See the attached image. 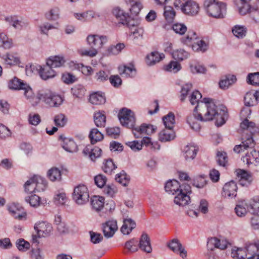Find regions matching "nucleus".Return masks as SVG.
<instances>
[{
	"label": "nucleus",
	"mask_w": 259,
	"mask_h": 259,
	"mask_svg": "<svg viewBox=\"0 0 259 259\" xmlns=\"http://www.w3.org/2000/svg\"><path fill=\"white\" fill-rule=\"evenodd\" d=\"M24 189L25 191L28 193H32L36 191L34 176L26 182L24 184Z\"/></svg>",
	"instance_id": "obj_50"
},
{
	"label": "nucleus",
	"mask_w": 259,
	"mask_h": 259,
	"mask_svg": "<svg viewBox=\"0 0 259 259\" xmlns=\"http://www.w3.org/2000/svg\"><path fill=\"white\" fill-rule=\"evenodd\" d=\"M181 68V65L177 61H171L167 65L164 67V69L166 71L176 73Z\"/></svg>",
	"instance_id": "obj_52"
},
{
	"label": "nucleus",
	"mask_w": 259,
	"mask_h": 259,
	"mask_svg": "<svg viewBox=\"0 0 259 259\" xmlns=\"http://www.w3.org/2000/svg\"><path fill=\"white\" fill-rule=\"evenodd\" d=\"M236 80L234 75H229L226 77L225 79H222L219 83L220 87L222 89L227 88L229 85L233 84Z\"/></svg>",
	"instance_id": "obj_51"
},
{
	"label": "nucleus",
	"mask_w": 259,
	"mask_h": 259,
	"mask_svg": "<svg viewBox=\"0 0 259 259\" xmlns=\"http://www.w3.org/2000/svg\"><path fill=\"white\" fill-rule=\"evenodd\" d=\"M89 138L91 140V143L94 144L97 142L102 141L104 136L96 128H93L89 134Z\"/></svg>",
	"instance_id": "obj_39"
},
{
	"label": "nucleus",
	"mask_w": 259,
	"mask_h": 259,
	"mask_svg": "<svg viewBox=\"0 0 259 259\" xmlns=\"http://www.w3.org/2000/svg\"><path fill=\"white\" fill-rule=\"evenodd\" d=\"M75 68L80 70L83 74L85 75H89L92 72V69L90 66H84L82 64H74Z\"/></svg>",
	"instance_id": "obj_62"
},
{
	"label": "nucleus",
	"mask_w": 259,
	"mask_h": 259,
	"mask_svg": "<svg viewBox=\"0 0 259 259\" xmlns=\"http://www.w3.org/2000/svg\"><path fill=\"white\" fill-rule=\"evenodd\" d=\"M139 245L140 248L145 252H150L152 250L150 239L147 234L142 235Z\"/></svg>",
	"instance_id": "obj_30"
},
{
	"label": "nucleus",
	"mask_w": 259,
	"mask_h": 259,
	"mask_svg": "<svg viewBox=\"0 0 259 259\" xmlns=\"http://www.w3.org/2000/svg\"><path fill=\"white\" fill-rule=\"evenodd\" d=\"M162 120L166 128L172 129L175 123V117L174 113L169 112L167 115L163 117Z\"/></svg>",
	"instance_id": "obj_47"
},
{
	"label": "nucleus",
	"mask_w": 259,
	"mask_h": 259,
	"mask_svg": "<svg viewBox=\"0 0 259 259\" xmlns=\"http://www.w3.org/2000/svg\"><path fill=\"white\" fill-rule=\"evenodd\" d=\"M172 28L176 33L180 35L185 34L187 30V27L186 26L185 24L180 23H176L173 24Z\"/></svg>",
	"instance_id": "obj_57"
},
{
	"label": "nucleus",
	"mask_w": 259,
	"mask_h": 259,
	"mask_svg": "<svg viewBox=\"0 0 259 259\" xmlns=\"http://www.w3.org/2000/svg\"><path fill=\"white\" fill-rule=\"evenodd\" d=\"M94 122L96 125L99 127H104L106 124V116L104 113L97 112L94 115Z\"/></svg>",
	"instance_id": "obj_40"
},
{
	"label": "nucleus",
	"mask_w": 259,
	"mask_h": 259,
	"mask_svg": "<svg viewBox=\"0 0 259 259\" xmlns=\"http://www.w3.org/2000/svg\"><path fill=\"white\" fill-rule=\"evenodd\" d=\"M228 242L226 240L219 239L216 237H212L208 240L207 242V246L211 250L212 248L211 246H214L215 248H220L221 249H225L227 248Z\"/></svg>",
	"instance_id": "obj_23"
},
{
	"label": "nucleus",
	"mask_w": 259,
	"mask_h": 259,
	"mask_svg": "<svg viewBox=\"0 0 259 259\" xmlns=\"http://www.w3.org/2000/svg\"><path fill=\"white\" fill-rule=\"evenodd\" d=\"M257 92H248L244 96V103L246 106H253L257 103Z\"/></svg>",
	"instance_id": "obj_38"
},
{
	"label": "nucleus",
	"mask_w": 259,
	"mask_h": 259,
	"mask_svg": "<svg viewBox=\"0 0 259 259\" xmlns=\"http://www.w3.org/2000/svg\"><path fill=\"white\" fill-rule=\"evenodd\" d=\"M182 12L188 15L194 16L198 14L199 7L198 4L192 0H188L181 5Z\"/></svg>",
	"instance_id": "obj_11"
},
{
	"label": "nucleus",
	"mask_w": 259,
	"mask_h": 259,
	"mask_svg": "<svg viewBox=\"0 0 259 259\" xmlns=\"http://www.w3.org/2000/svg\"><path fill=\"white\" fill-rule=\"evenodd\" d=\"M13 46L12 39L9 38L6 34L4 32L0 33V47L6 49H10Z\"/></svg>",
	"instance_id": "obj_41"
},
{
	"label": "nucleus",
	"mask_w": 259,
	"mask_h": 259,
	"mask_svg": "<svg viewBox=\"0 0 259 259\" xmlns=\"http://www.w3.org/2000/svg\"><path fill=\"white\" fill-rule=\"evenodd\" d=\"M195 111L199 112L198 118L201 121H206L216 119L215 124L218 126L225 123L224 116L226 108L218 107L212 99L204 98L201 103L195 107Z\"/></svg>",
	"instance_id": "obj_1"
},
{
	"label": "nucleus",
	"mask_w": 259,
	"mask_h": 259,
	"mask_svg": "<svg viewBox=\"0 0 259 259\" xmlns=\"http://www.w3.org/2000/svg\"><path fill=\"white\" fill-rule=\"evenodd\" d=\"M26 83L16 77L10 79L8 82V87L10 89L20 90L23 89Z\"/></svg>",
	"instance_id": "obj_34"
},
{
	"label": "nucleus",
	"mask_w": 259,
	"mask_h": 259,
	"mask_svg": "<svg viewBox=\"0 0 259 259\" xmlns=\"http://www.w3.org/2000/svg\"><path fill=\"white\" fill-rule=\"evenodd\" d=\"M72 197L75 202L79 205H83L89 201V191L87 187L80 184L74 188Z\"/></svg>",
	"instance_id": "obj_6"
},
{
	"label": "nucleus",
	"mask_w": 259,
	"mask_h": 259,
	"mask_svg": "<svg viewBox=\"0 0 259 259\" xmlns=\"http://www.w3.org/2000/svg\"><path fill=\"white\" fill-rule=\"evenodd\" d=\"M112 14L119 24L126 25L129 27L132 25L130 22L131 18L128 13L119 7H114L112 10Z\"/></svg>",
	"instance_id": "obj_9"
},
{
	"label": "nucleus",
	"mask_w": 259,
	"mask_h": 259,
	"mask_svg": "<svg viewBox=\"0 0 259 259\" xmlns=\"http://www.w3.org/2000/svg\"><path fill=\"white\" fill-rule=\"evenodd\" d=\"M8 209L16 219L22 220L26 215L23 208L18 205L13 204L9 206Z\"/></svg>",
	"instance_id": "obj_21"
},
{
	"label": "nucleus",
	"mask_w": 259,
	"mask_h": 259,
	"mask_svg": "<svg viewBox=\"0 0 259 259\" xmlns=\"http://www.w3.org/2000/svg\"><path fill=\"white\" fill-rule=\"evenodd\" d=\"M91 205L96 211L100 210L104 205V198L99 196H94L91 198Z\"/></svg>",
	"instance_id": "obj_35"
},
{
	"label": "nucleus",
	"mask_w": 259,
	"mask_h": 259,
	"mask_svg": "<svg viewBox=\"0 0 259 259\" xmlns=\"http://www.w3.org/2000/svg\"><path fill=\"white\" fill-rule=\"evenodd\" d=\"M116 181L123 186H126L130 182V177L124 172H120L117 175L115 178Z\"/></svg>",
	"instance_id": "obj_56"
},
{
	"label": "nucleus",
	"mask_w": 259,
	"mask_h": 259,
	"mask_svg": "<svg viewBox=\"0 0 259 259\" xmlns=\"http://www.w3.org/2000/svg\"><path fill=\"white\" fill-rule=\"evenodd\" d=\"M89 101L93 104L101 105L105 103L106 99L102 94L96 92L90 95Z\"/></svg>",
	"instance_id": "obj_36"
},
{
	"label": "nucleus",
	"mask_w": 259,
	"mask_h": 259,
	"mask_svg": "<svg viewBox=\"0 0 259 259\" xmlns=\"http://www.w3.org/2000/svg\"><path fill=\"white\" fill-rule=\"evenodd\" d=\"M156 128L150 124L143 123L140 126L135 127L133 130V133L135 138H138L142 134L150 135L154 133Z\"/></svg>",
	"instance_id": "obj_13"
},
{
	"label": "nucleus",
	"mask_w": 259,
	"mask_h": 259,
	"mask_svg": "<svg viewBox=\"0 0 259 259\" xmlns=\"http://www.w3.org/2000/svg\"><path fill=\"white\" fill-rule=\"evenodd\" d=\"M135 227L136 223L134 221L131 219H125L120 230L123 234L127 235L129 234Z\"/></svg>",
	"instance_id": "obj_32"
},
{
	"label": "nucleus",
	"mask_w": 259,
	"mask_h": 259,
	"mask_svg": "<svg viewBox=\"0 0 259 259\" xmlns=\"http://www.w3.org/2000/svg\"><path fill=\"white\" fill-rule=\"evenodd\" d=\"M117 229L118 227L116 221L110 220L103 224V232L106 238L112 237Z\"/></svg>",
	"instance_id": "obj_14"
},
{
	"label": "nucleus",
	"mask_w": 259,
	"mask_h": 259,
	"mask_svg": "<svg viewBox=\"0 0 259 259\" xmlns=\"http://www.w3.org/2000/svg\"><path fill=\"white\" fill-rule=\"evenodd\" d=\"M118 117L123 126L132 128V130L135 128L136 118L134 112L131 110L122 108L118 113Z\"/></svg>",
	"instance_id": "obj_8"
},
{
	"label": "nucleus",
	"mask_w": 259,
	"mask_h": 259,
	"mask_svg": "<svg viewBox=\"0 0 259 259\" xmlns=\"http://www.w3.org/2000/svg\"><path fill=\"white\" fill-rule=\"evenodd\" d=\"M168 246L172 251L179 253L183 258L186 257L187 251L182 247L181 243L178 239H174L172 240Z\"/></svg>",
	"instance_id": "obj_17"
},
{
	"label": "nucleus",
	"mask_w": 259,
	"mask_h": 259,
	"mask_svg": "<svg viewBox=\"0 0 259 259\" xmlns=\"http://www.w3.org/2000/svg\"><path fill=\"white\" fill-rule=\"evenodd\" d=\"M79 54L81 56H88L90 57H95L98 53L96 49L91 48L89 50L80 49L78 51Z\"/></svg>",
	"instance_id": "obj_60"
},
{
	"label": "nucleus",
	"mask_w": 259,
	"mask_h": 259,
	"mask_svg": "<svg viewBox=\"0 0 259 259\" xmlns=\"http://www.w3.org/2000/svg\"><path fill=\"white\" fill-rule=\"evenodd\" d=\"M67 118L65 115L62 113H59L55 115L54 117V122L55 125L59 127L64 126L67 123Z\"/></svg>",
	"instance_id": "obj_54"
},
{
	"label": "nucleus",
	"mask_w": 259,
	"mask_h": 259,
	"mask_svg": "<svg viewBox=\"0 0 259 259\" xmlns=\"http://www.w3.org/2000/svg\"><path fill=\"white\" fill-rule=\"evenodd\" d=\"M107 36L104 35H90L87 37L89 45L97 51L107 43Z\"/></svg>",
	"instance_id": "obj_10"
},
{
	"label": "nucleus",
	"mask_w": 259,
	"mask_h": 259,
	"mask_svg": "<svg viewBox=\"0 0 259 259\" xmlns=\"http://www.w3.org/2000/svg\"><path fill=\"white\" fill-rule=\"evenodd\" d=\"M242 6L239 9V13L242 15L248 13L251 14L253 11L252 8L255 7V5H253V0H240Z\"/></svg>",
	"instance_id": "obj_27"
},
{
	"label": "nucleus",
	"mask_w": 259,
	"mask_h": 259,
	"mask_svg": "<svg viewBox=\"0 0 259 259\" xmlns=\"http://www.w3.org/2000/svg\"><path fill=\"white\" fill-rule=\"evenodd\" d=\"M39 72L40 77L44 80L54 77L56 74L53 68L47 63L46 65L40 67Z\"/></svg>",
	"instance_id": "obj_19"
},
{
	"label": "nucleus",
	"mask_w": 259,
	"mask_h": 259,
	"mask_svg": "<svg viewBox=\"0 0 259 259\" xmlns=\"http://www.w3.org/2000/svg\"><path fill=\"white\" fill-rule=\"evenodd\" d=\"M197 39L196 33L194 31L190 30L188 32L186 36L181 38V41L187 45H192L193 49H194L195 46L198 47L196 49L197 51H205L207 49V45L203 40H197L195 41Z\"/></svg>",
	"instance_id": "obj_7"
},
{
	"label": "nucleus",
	"mask_w": 259,
	"mask_h": 259,
	"mask_svg": "<svg viewBox=\"0 0 259 259\" xmlns=\"http://www.w3.org/2000/svg\"><path fill=\"white\" fill-rule=\"evenodd\" d=\"M204 6L209 16L215 18H223L226 13V5L216 0H205Z\"/></svg>",
	"instance_id": "obj_4"
},
{
	"label": "nucleus",
	"mask_w": 259,
	"mask_h": 259,
	"mask_svg": "<svg viewBox=\"0 0 259 259\" xmlns=\"http://www.w3.org/2000/svg\"><path fill=\"white\" fill-rule=\"evenodd\" d=\"M62 147L64 150L70 152L76 151L77 148L76 143L73 140L67 138L63 140Z\"/></svg>",
	"instance_id": "obj_37"
},
{
	"label": "nucleus",
	"mask_w": 259,
	"mask_h": 259,
	"mask_svg": "<svg viewBox=\"0 0 259 259\" xmlns=\"http://www.w3.org/2000/svg\"><path fill=\"white\" fill-rule=\"evenodd\" d=\"M73 94L78 98H81L85 94V89L81 85H77L72 89Z\"/></svg>",
	"instance_id": "obj_63"
},
{
	"label": "nucleus",
	"mask_w": 259,
	"mask_h": 259,
	"mask_svg": "<svg viewBox=\"0 0 259 259\" xmlns=\"http://www.w3.org/2000/svg\"><path fill=\"white\" fill-rule=\"evenodd\" d=\"M240 127L243 130L241 137V144L236 145L234 148V151L236 153H240L242 147L244 149L252 148L255 145V142L253 139V135L256 133H259V128L255 124L248 120H243L240 123Z\"/></svg>",
	"instance_id": "obj_3"
},
{
	"label": "nucleus",
	"mask_w": 259,
	"mask_h": 259,
	"mask_svg": "<svg viewBox=\"0 0 259 259\" xmlns=\"http://www.w3.org/2000/svg\"><path fill=\"white\" fill-rule=\"evenodd\" d=\"M249 210L252 213L259 215V196H256L250 199L249 203Z\"/></svg>",
	"instance_id": "obj_42"
},
{
	"label": "nucleus",
	"mask_w": 259,
	"mask_h": 259,
	"mask_svg": "<svg viewBox=\"0 0 259 259\" xmlns=\"http://www.w3.org/2000/svg\"><path fill=\"white\" fill-rule=\"evenodd\" d=\"M55 203L57 205H64L67 201V198L65 193H60L54 197Z\"/></svg>",
	"instance_id": "obj_59"
},
{
	"label": "nucleus",
	"mask_w": 259,
	"mask_h": 259,
	"mask_svg": "<svg viewBox=\"0 0 259 259\" xmlns=\"http://www.w3.org/2000/svg\"><path fill=\"white\" fill-rule=\"evenodd\" d=\"M48 177L52 181H60L61 179V171L57 167H52L48 171Z\"/></svg>",
	"instance_id": "obj_46"
},
{
	"label": "nucleus",
	"mask_w": 259,
	"mask_h": 259,
	"mask_svg": "<svg viewBox=\"0 0 259 259\" xmlns=\"http://www.w3.org/2000/svg\"><path fill=\"white\" fill-rule=\"evenodd\" d=\"M22 90L24 91V94L26 98L29 100L33 104H37L40 101L38 98V93L37 96H35L32 89L27 83L24 85Z\"/></svg>",
	"instance_id": "obj_25"
},
{
	"label": "nucleus",
	"mask_w": 259,
	"mask_h": 259,
	"mask_svg": "<svg viewBox=\"0 0 259 259\" xmlns=\"http://www.w3.org/2000/svg\"><path fill=\"white\" fill-rule=\"evenodd\" d=\"M247 209H249V204H247L244 201H241L236 205L235 210L238 216L243 217L246 213Z\"/></svg>",
	"instance_id": "obj_44"
},
{
	"label": "nucleus",
	"mask_w": 259,
	"mask_h": 259,
	"mask_svg": "<svg viewBox=\"0 0 259 259\" xmlns=\"http://www.w3.org/2000/svg\"><path fill=\"white\" fill-rule=\"evenodd\" d=\"M237 190L236 184L232 181L225 184L223 189L222 194L226 197H234L236 195Z\"/></svg>",
	"instance_id": "obj_16"
},
{
	"label": "nucleus",
	"mask_w": 259,
	"mask_h": 259,
	"mask_svg": "<svg viewBox=\"0 0 259 259\" xmlns=\"http://www.w3.org/2000/svg\"><path fill=\"white\" fill-rule=\"evenodd\" d=\"M237 176L239 179V183L243 186H248L252 181V177L251 174L246 171L239 169L237 170Z\"/></svg>",
	"instance_id": "obj_18"
},
{
	"label": "nucleus",
	"mask_w": 259,
	"mask_h": 259,
	"mask_svg": "<svg viewBox=\"0 0 259 259\" xmlns=\"http://www.w3.org/2000/svg\"><path fill=\"white\" fill-rule=\"evenodd\" d=\"M164 16L168 23H172L176 16V12L173 8L170 6L164 7Z\"/></svg>",
	"instance_id": "obj_45"
},
{
	"label": "nucleus",
	"mask_w": 259,
	"mask_h": 259,
	"mask_svg": "<svg viewBox=\"0 0 259 259\" xmlns=\"http://www.w3.org/2000/svg\"><path fill=\"white\" fill-rule=\"evenodd\" d=\"M164 57V55L160 54L157 52H154L147 56L145 61L147 65H153L159 62Z\"/></svg>",
	"instance_id": "obj_29"
},
{
	"label": "nucleus",
	"mask_w": 259,
	"mask_h": 259,
	"mask_svg": "<svg viewBox=\"0 0 259 259\" xmlns=\"http://www.w3.org/2000/svg\"><path fill=\"white\" fill-rule=\"evenodd\" d=\"M165 190L169 193L177 194L174 201L175 204L179 206H185L190 201L188 194L191 192V187L188 184H180L176 180H169L165 184Z\"/></svg>",
	"instance_id": "obj_2"
},
{
	"label": "nucleus",
	"mask_w": 259,
	"mask_h": 259,
	"mask_svg": "<svg viewBox=\"0 0 259 259\" xmlns=\"http://www.w3.org/2000/svg\"><path fill=\"white\" fill-rule=\"evenodd\" d=\"M175 137V134L171 128H166L159 134V140L163 142L172 140Z\"/></svg>",
	"instance_id": "obj_28"
},
{
	"label": "nucleus",
	"mask_w": 259,
	"mask_h": 259,
	"mask_svg": "<svg viewBox=\"0 0 259 259\" xmlns=\"http://www.w3.org/2000/svg\"><path fill=\"white\" fill-rule=\"evenodd\" d=\"M198 148L194 145H188L184 149V155L186 160L193 159L196 156Z\"/></svg>",
	"instance_id": "obj_33"
},
{
	"label": "nucleus",
	"mask_w": 259,
	"mask_h": 259,
	"mask_svg": "<svg viewBox=\"0 0 259 259\" xmlns=\"http://www.w3.org/2000/svg\"><path fill=\"white\" fill-rule=\"evenodd\" d=\"M172 56L174 59L178 61H182L186 59L188 56V53L184 50H178L174 51Z\"/></svg>",
	"instance_id": "obj_55"
},
{
	"label": "nucleus",
	"mask_w": 259,
	"mask_h": 259,
	"mask_svg": "<svg viewBox=\"0 0 259 259\" xmlns=\"http://www.w3.org/2000/svg\"><path fill=\"white\" fill-rule=\"evenodd\" d=\"M65 62V60L63 57L56 56L49 58L46 63L54 68L61 67Z\"/></svg>",
	"instance_id": "obj_31"
},
{
	"label": "nucleus",
	"mask_w": 259,
	"mask_h": 259,
	"mask_svg": "<svg viewBox=\"0 0 259 259\" xmlns=\"http://www.w3.org/2000/svg\"><path fill=\"white\" fill-rule=\"evenodd\" d=\"M233 34L238 38H243L246 35V28L243 26L236 25L232 28Z\"/></svg>",
	"instance_id": "obj_53"
},
{
	"label": "nucleus",
	"mask_w": 259,
	"mask_h": 259,
	"mask_svg": "<svg viewBox=\"0 0 259 259\" xmlns=\"http://www.w3.org/2000/svg\"><path fill=\"white\" fill-rule=\"evenodd\" d=\"M252 148H249L250 149V152L248 151L245 156H243L242 160L244 162H246V163L249 165L251 164H256L259 163V151H257ZM248 148L244 149L243 147H242V149L240 152H241L243 150H246Z\"/></svg>",
	"instance_id": "obj_12"
},
{
	"label": "nucleus",
	"mask_w": 259,
	"mask_h": 259,
	"mask_svg": "<svg viewBox=\"0 0 259 259\" xmlns=\"http://www.w3.org/2000/svg\"><path fill=\"white\" fill-rule=\"evenodd\" d=\"M247 79L250 84L259 85V72L249 74Z\"/></svg>",
	"instance_id": "obj_64"
},
{
	"label": "nucleus",
	"mask_w": 259,
	"mask_h": 259,
	"mask_svg": "<svg viewBox=\"0 0 259 259\" xmlns=\"http://www.w3.org/2000/svg\"><path fill=\"white\" fill-rule=\"evenodd\" d=\"M119 74L122 77H133L136 75V70L132 64H130L128 66L122 65L118 67Z\"/></svg>",
	"instance_id": "obj_22"
},
{
	"label": "nucleus",
	"mask_w": 259,
	"mask_h": 259,
	"mask_svg": "<svg viewBox=\"0 0 259 259\" xmlns=\"http://www.w3.org/2000/svg\"><path fill=\"white\" fill-rule=\"evenodd\" d=\"M199 112L195 111L194 109V113L189 115L187 117V122L192 129L197 131L200 129V125L198 121H201L198 118Z\"/></svg>",
	"instance_id": "obj_24"
},
{
	"label": "nucleus",
	"mask_w": 259,
	"mask_h": 259,
	"mask_svg": "<svg viewBox=\"0 0 259 259\" xmlns=\"http://www.w3.org/2000/svg\"><path fill=\"white\" fill-rule=\"evenodd\" d=\"M201 98V94L198 91H195L190 96V101L192 105L198 104L197 106H198L201 103V102L199 103V101Z\"/></svg>",
	"instance_id": "obj_61"
},
{
	"label": "nucleus",
	"mask_w": 259,
	"mask_h": 259,
	"mask_svg": "<svg viewBox=\"0 0 259 259\" xmlns=\"http://www.w3.org/2000/svg\"><path fill=\"white\" fill-rule=\"evenodd\" d=\"M116 168V166L112 159L106 160L102 166L103 171L109 175H111Z\"/></svg>",
	"instance_id": "obj_49"
},
{
	"label": "nucleus",
	"mask_w": 259,
	"mask_h": 259,
	"mask_svg": "<svg viewBox=\"0 0 259 259\" xmlns=\"http://www.w3.org/2000/svg\"><path fill=\"white\" fill-rule=\"evenodd\" d=\"M193 184L194 186L197 188H203L206 184V177L202 176L196 177L193 180Z\"/></svg>",
	"instance_id": "obj_58"
},
{
	"label": "nucleus",
	"mask_w": 259,
	"mask_h": 259,
	"mask_svg": "<svg viewBox=\"0 0 259 259\" xmlns=\"http://www.w3.org/2000/svg\"><path fill=\"white\" fill-rule=\"evenodd\" d=\"M6 64L10 65H15L19 64L20 58L16 53L9 52L2 57Z\"/></svg>",
	"instance_id": "obj_26"
},
{
	"label": "nucleus",
	"mask_w": 259,
	"mask_h": 259,
	"mask_svg": "<svg viewBox=\"0 0 259 259\" xmlns=\"http://www.w3.org/2000/svg\"><path fill=\"white\" fill-rule=\"evenodd\" d=\"M247 259H259V243H250L246 246Z\"/></svg>",
	"instance_id": "obj_20"
},
{
	"label": "nucleus",
	"mask_w": 259,
	"mask_h": 259,
	"mask_svg": "<svg viewBox=\"0 0 259 259\" xmlns=\"http://www.w3.org/2000/svg\"><path fill=\"white\" fill-rule=\"evenodd\" d=\"M138 241L136 239H132L127 241L125 244V253H133L136 252L138 249Z\"/></svg>",
	"instance_id": "obj_43"
},
{
	"label": "nucleus",
	"mask_w": 259,
	"mask_h": 259,
	"mask_svg": "<svg viewBox=\"0 0 259 259\" xmlns=\"http://www.w3.org/2000/svg\"><path fill=\"white\" fill-rule=\"evenodd\" d=\"M34 178H35L36 191H44L47 186V183L46 180L38 176H34Z\"/></svg>",
	"instance_id": "obj_48"
},
{
	"label": "nucleus",
	"mask_w": 259,
	"mask_h": 259,
	"mask_svg": "<svg viewBox=\"0 0 259 259\" xmlns=\"http://www.w3.org/2000/svg\"><path fill=\"white\" fill-rule=\"evenodd\" d=\"M39 237H46L48 236L52 231V225L46 222H40L34 227Z\"/></svg>",
	"instance_id": "obj_15"
},
{
	"label": "nucleus",
	"mask_w": 259,
	"mask_h": 259,
	"mask_svg": "<svg viewBox=\"0 0 259 259\" xmlns=\"http://www.w3.org/2000/svg\"><path fill=\"white\" fill-rule=\"evenodd\" d=\"M38 98L50 107H57L61 104V97L49 90H42L38 92Z\"/></svg>",
	"instance_id": "obj_5"
}]
</instances>
